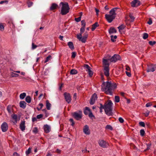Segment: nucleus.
<instances>
[{
  "mask_svg": "<svg viewBox=\"0 0 156 156\" xmlns=\"http://www.w3.org/2000/svg\"><path fill=\"white\" fill-rule=\"evenodd\" d=\"M69 121L70 122L71 125L72 126H73L75 124V122L73 119H69Z\"/></svg>",
  "mask_w": 156,
  "mask_h": 156,
  "instance_id": "ea45409f",
  "label": "nucleus"
},
{
  "mask_svg": "<svg viewBox=\"0 0 156 156\" xmlns=\"http://www.w3.org/2000/svg\"><path fill=\"white\" fill-rule=\"evenodd\" d=\"M26 101L28 103H30L31 101V98L29 96H27L25 98Z\"/></svg>",
  "mask_w": 156,
  "mask_h": 156,
  "instance_id": "b1692460",
  "label": "nucleus"
},
{
  "mask_svg": "<svg viewBox=\"0 0 156 156\" xmlns=\"http://www.w3.org/2000/svg\"><path fill=\"white\" fill-rule=\"evenodd\" d=\"M97 96L96 94L95 93L94 94L91 96L90 98V104L91 105H93L96 100H97Z\"/></svg>",
  "mask_w": 156,
  "mask_h": 156,
  "instance_id": "9b49d317",
  "label": "nucleus"
},
{
  "mask_svg": "<svg viewBox=\"0 0 156 156\" xmlns=\"http://www.w3.org/2000/svg\"><path fill=\"white\" fill-rule=\"evenodd\" d=\"M31 148H29L26 151V154L28 155L29 154H30L31 152Z\"/></svg>",
  "mask_w": 156,
  "mask_h": 156,
  "instance_id": "de8ad7c7",
  "label": "nucleus"
},
{
  "mask_svg": "<svg viewBox=\"0 0 156 156\" xmlns=\"http://www.w3.org/2000/svg\"><path fill=\"white\" fill-rule=\"evenodd\" d=\"M118 9V8H114L109 12V14H106L105 17L107 21L109 23H111L115 18V11Z\"/></svg>",
  "mask_w": 156,
  "mask_h": 156,
  "instance_id": "f03ea898",
  "label": "nucleus"
},
{
  "mask_svg": "<svg viewBox=\"0 0 156 156\" xmlns=\"http://www.w3.org/2000/svg\"><path fill=\"white\" fill-rule=\"evenodd\" d=\"M83 33L80 32L79 34H77V37L80 41L83 43H85L86 41L88 34L87 32H86L84 33V35L82 37Z\"/></svg>",
  "mask_w": 156,
  "mask_h": 156,
  "instance_id": "39448f33",
  "label": "nucleus"
},
{
  "mask_svg": "<svg viewBox=\"0 0 156 156\" xmlns=\"http://www.w3.org/2000/svg\"><path fill=\"white\" fill-rule=\"evenodd\" d=\"M20 156V155L16 152H14L13 154V156Z\"/></svg>",
  "mask_w": 156,
  "mask_h": 156,
  "instance_id": "774afa93",
  "label": "nucleus"
},
{
  "mask_svg": "<svg viewBox=\"0 0 156 156\" xmlns=\"http://www.w3.org/2000/svg\"><path fill=\"white\" fill-rule=\"evenodd\" d=\"M156 43V42L155 41H150L148 42L149 44L151 46H153Z\"/></svg>",
  "mask_w": 156,
  "mask_h": 156,
  "instance_id": "58836bf2",
  "label": "nucleus"
},
{
  "mask_svg": "<svg viewBox=\"0 0 156 156\" xmlns=\"http://www.w3.org/2000/svg\"><path fill=\"white\" fill-rule=\"evenodd\" d=\"M105 128L106 129H109L111 130H112L113 129L112 127L110 125H107Z\"/></svg>",
  "mask_w": 156,
  "mask_h": 156,
  "instance_id": "37998d69",
  "label": "nucleus"
},
{
  "mask_svg": "<svg viewBox=\"0 0 156 156\" xmlns=\"http://www.w3.org/2000/svg\"><path fill=\"white\" fill-rule=\"evenodd\" d=\"M7 110L8 112L9 113H11L12 110H11V108L10 107H8L7 108Z\"/></svg>",
  "mask_w": 156,
  "mask_h": 156,
  "instance_id": "bf43d9fd",
  "label": "nucleus"
},
{
  "mask_svg": "<svg viewBox=\"0 0 156 156\" xmlns=\"http://www.w3.org/2000/svg\"><path fill=\"white\" fill-rule=\"evenodd\" d=\"M109 60L111 62H115L118 60H121V58L120 55L115 54L111 58H109Z\"/></svg>",
  "mask_w": 156,
  "mask_h": 156,
  "instance_id": "0eeeda50",
  "label": "nucleus"
},
{
  "mask_svg": "<svg viewBox=\"0 0 156 156\" xmlns=\"http://www.w3.org/2000/svg\"><path fill=\"white\" fill-rule=\"evenodd\" d=\"M26 103L24 101H20V105L21 108H26Z\"/></svg>",
  "mask_w": 156,
  "mask_h": 156,
  "instance_id": "a211bd4d",
  "label": "nucleus"
},
{
  "mask_svg": "<svg viewBox=\"0 0 156 156\" xmlns=\"http://www.w3.org/2000/svg\"><path fill=\"white\" fill-rule=\"evenodd\" d=\"M109 58L108 59H103V67H109V64L108 61H109Z\"/></svg>",
  "mask_w": 156,
  "mask_h": 156,
  "instance_id": "4468645a",
  "label": "nucleus"
},
{
  "mask_svg": "<svg viewBox=\"0 0 156 156\" xmlns=\"http://www.w3.org/2000/svg\"><path fill=\"white\" fill-rule=\"evenodd\" d=\"M98 24L97 22H96L93 24L92 25V27L91 28V30L92 31H94L96 28L98 26Z\"/></svg>",
  "mask_w": 156,
  "mask_h": 156,
  "instance_id": "4be33fe9",
  "label": "nucleus"
},
{
  "mask_svg": "<svg viewBox=\"0 0 156 156\" xmlns=\"http://www.w3.org/2000/svg\"><path fill=\"white\" fill-rule=\"evenodd\" d=\"M105 108V105L103 106L102 104H100V107L99 108H101V109H104Z\"/></svg>",
  "mask_w": 156,
  "mask_h": 156,
  "instance_id": "13d9d810",
  "label": "nucleus"
},
{
  "mask_svg": "<svg viewBox=\"0 0 156 156\" xmlns=\"http://www.w3.org/2000/svg\"><path fill=\"white\" fill-rule=\"evenodd\" d=\"M81 17L80 16L77 18H75V20L76 22H79L81 20Z\"/></svg>",
  "mask_w": 156,
  "mask_h": 156,
  "instance_id": "49530a36",
  "label": "nucleus"
},
{
  "mask_svg": "<svg viewBox=\"0 0 156 156\" xmlns=\"http://www.w3.org/2000/svg\"><path fill=\"white\" fill-rule=\"evenodd\" d=\"M98 143L99 145L103 148H106L108 146V144L104 140H100L98 142Z\"/></svg>",
  "mask_w": 156,
  "mask_h": 156,
  "instance_id": "9d476101",
  "label": "nucleus"
},
{
  "mask_svg": "<svg viewBox=\"0 0 156 156\" xmlns=\"http://www.w3.org/2000/svg\"><path fill=\"white\" fill-rule=\"evenodd\" d=\"M19 74H18L14 73H12L11 76L12 77H17L19 76Z\"/></svg>",
  "mask_w": 156,
  "mask_h": 156,
  "instance_id": "a18cd8bd",
  "label": "nucleus"
},
{
  "mask_svg": "<svg viewBox=\"0 0 156 156\" xmlns=\"http://www.w3.org/2000/svg\"><path fill=\"white\" fill-rule=\"evenodd\" d=\"M51 104L49 102L48 100L46 101V106L48 110H49L50 109Z\"/></svg>",
  "mask_w": 156,
  "mask_h": 156,
  "instance_id": "5701e85b",
  "label": "nucleus"
},
{
  "mask_svg": "<svg viewBox=\"0 0 156 156\" xmlns=\"http://www.w3.org/2000/svg\"><path fill=\"white\" fill-rule=\"evenodd\" d=\"M116 87L117 85L116 83L107 81L103 83L101 85V90L106 94L112 95L113 92Z\"/></svg>",
  "mask_w": 156,
  "mask_h": 156,
  "instance_id": "f257e3e1",
  "label": "nucleus"
},
{
  "mask_svg": "<svg viewBox=\"0 0 156 156\" xmlns=\"http://www.w3.org/2000/svg\"><path fill=\"white\" fill-rule=\"evenodd\" d=\"M12 117L13 119H14L15 120V122H14V123H16L17 122V117L16 115L15 114H14L12 115Z\"/></svg>",
  "mask_w": 156,
  "mask_h": 156,
  "instance_id": "a878e982",
  "label": "nucleus"
},
{
  "mask_svg": "<svg viewBox=\"0 0 156 156\" xmlns=\"http://www.w3.org/2000/svg\"><path fill=\"white\" fill-rule=\"evenodd\" d=\"M151 104L150 103H148L146 104V107H149L151 106Z\"/></svg>",
  "mask_w": 156,
  "mask_h": 156,
  "instance_id": "0e129e2a",
  "label": "nucleus"
},
{
  "mask_svg": "<svg viewBox=\"0 0 156 156\" xmlns=\"http://www.w3.org/2000/svg\"><path fill=\"white\" fill-rule=\"evenodd\" d=\"M126 26L122 24L118 27L119 31H120L121 30H122L125 28Z\"/></svg>",
  "mask_w": 156,
  "mask_h": 156,
  "instance_id": "bb28decb",
  "label": "nucleus"
},
{
  "mask_svg": "<svg viewBox=\"0 0 156 156\" xmlns=\"http://www.w3.org/2000/svg\"><path fill=\"white\" fill-rule=\"evenodd\" d=\"M37 118L36 117H33L32 118V121L33 122H34L37 121Z\"/></svg>",
  "mask_w": 156,
  "mask_h": 156,
  "instance_id": "338daca9",
  "label": "nucleus"
},
{
  "mask_svg": "<svg viewBox=\"0 0 156 156\" xmlns=\"http://www.w3.org/2000/svg\"><path fill=\"white\" fill-rule=\"evenodd\" d=\"M152 22L151 19V18L149 19L148 21L147 22V23L149 25H151L152 24Z\"/></svg>",
  "mask_w": 156,
  "mask_h": 156,
  "instance_id": "4d7b16f0",
  "label": "nucleus"
},
{
  "mask_svg": "<svg viewBox=\"0 0 156 156\" xmlns=\"http://www.w3.org/2000/svg\"><path fill=\"white\" fill-rule=\"evenodd\" d=\"M126 75L129 77H130L131 76V74L129 72L126 71Z\"/></svg>",
  "mask_w": 156,
  "mask_h": 156,
  "instance_id": "052dcab7",
  "label": "nucleus"
},
{
  "mask_svg": "<svg viewBox=\"0 0 156 156\" xmlns=\"http://www.w3.org/2000/svg\"><path fill=\"white\" fill-rule=\"evenodd\" d=\"M87 71L88 72V74L89 76H91L93 75V72L90 69V70H88Z\"/></svg>",
  "mask_w": 156,
  "mask_h": 156,
  "instance_id": "09e8293b",
  "label": "nucleus"
},
{
  "mask_svg": "<svg viewBox=\"0 0 156 156\" xmlns=\"http://www.w3.org/2000/svg\"><path fill=\"white\" fill-rule=\"evenodd\" d=\"M104 68V73L105 76L108 77L109 75V67H105Z\"/></svg>",
  "mask_w": 156,
  "mask_h": 156,
  "instance_id": "2eb2a0df",
  "label": "nucleus"
},
{
  "mask_svg": "<svg viewBox=\"0 0 156 156\" xmlns=\"http://www.w3.org/2000/svg\"><path fill=\"white\" fill-rule=\"evenodd\" d=\"M156 69V64H150L147 65V72H153Z\"/></svg>",
  "mask_w": 156,
  "mask_h": 156,
  "instance_id": "6e6552de",
  "label": "nucleus"
},
{
  "mask_svg": "<svg viewBox=\"0 0 156 156\" xmlns=\"http://www.w3.org/2000/svg\"><path fill=\"white\" fill-rule=\"evenodd\" d=\"M63 83H62L59 86V90H62V87H63Z\"/></svg>",
  "mask_w": 156,
  "mask_h": 156,
  "instance_id": "e2e57ef3",
  "label": "nucleus"
},
{
  "mask_svg": "<svg viewBox=\"0 0 156 156\" xmlns=\"http://www.w3.org/2000/svg\"><path fill=\"white\" fill-rule=\"evenodd\" d=\"M91 111L90 109L89 108L86 107L84 111V113L85 115H87Z\"/></svg>",
  "mask_w": 156,
  "mask_h": 156,
  "instance_id": "6ab92c4d",
  "label": "nucleus"
},
{
  "mask_svg": "<svg viewBox=\"0 0 156 156\" xmlns=\"http://www.w3.org/2000/svg\"><path fill=\"white\" fill-rule=\"evenodd\" d=\"M27 4L28 5V7H30L33 4V3L32 2H31L30 1H28L27 2Z\"/></svg>",
  "mask_w": 156,
  "mask_h": 156,
  "instance_id": "79ce46f5",
  "label": "nucleus"
},
{
  "mask_svg": "<svg viewBox=\"0 0 156 156\" xmlns=\"http://www.w3.org/2000/svg\"><path fill=\"white\" fill-rule=\"evenodd\" d=\"M113 103L110 100L108 101L107 103L105 104L104 110L105 113L108 115H112V106Z\"/></svg>",
  "mask_w": 156,
  "mask_h": 156,
  "instance_id": "7ed1b4c3",
  "label": "nucleus"
},
{
  "mask_svg": "<svg viewBox=\"0 0 156 156\" xmlns=\"http://www.w3.org/2000/svg\"><path fill=\"white\" fill-rule=\"evenodd\" d=\"M8 1L7 0H4V1H2L1 2H0V4H2L4 3H6L7 4L8 3Z\"/></svg>",
  "mask_w": 156,
  "mask_h": 156,
  "instance_id": "5fc2aeb1",
  "label": "nucleus"
},
{
  "mask_svg": "<svg viewBox=\"0 0 156 156\" xmlns=\"http://www.w3.org/2000/svg\"><path fill=\"white\" fill-rule=\"evenodd\" d=\"M52 58L51 56L50 55H49L48 57H47L46 58V59L44 61L45 63H46V62H48L49 60H50V59H51Z\"/></svg>",
  "mask_w": 156,
  "mask_h": 156,
  "instance_id": "c9c22d12",
  "label": "nucleus"
},
{
  "mask_svg": "<svg viewBox=\"0 0 156 156\" xmlns=\"http://www.w3.org/2000/svg\"><path fill=\"white\" fill-rule=\"evenodd\" d=\"M148 37V35L147 33H144L143 34V38L144 39H146Z\"/></svg>",
  "mask_w": 156,
  "mask_h": 156,
  "instance_id": "4c0bfd02",
  "label": "nucleus"
},
{
  "mask_svg": "<svg viewBox=\"0 0 156 156\" xmlns=\"http://www.w3.org/2000/svg\"><path fill=\"white\" fill-rule=\"evenodd\" d=\"M111 40L113 42H114L115 41V39L117 38V36L116 35L113 36L111 35Z\"/></svg>",
  "mask_w": 156,
  "mask_h": 156,
  "instance_id": "c85d7f7f",
  "label": "nucleus"
},
{
  "mask_svg": "<svg viewBox=\"0 0 156 156\" xmlns=\"http://www.w3.org/2000/svg\"><path fill=\"white\" fill-rule=\"evenodd\" d=\"M26 96V94L25 93H23L21 94L20 96V98L21 99H23Z\"/></svg>",
  "mask_w": 156,
  "mask_h": 156,
  "instance_id": "c756f323",
  "label": "nucleus"
},
{
  "mask_svg": "<svg viewBox=\"0 0 156 156\" xmlns=\"http://www.w3.org/2000/svg\"><path fill=\"white\" fill-rule=\"evenodd\" d=\"M140 4V2L138 0H133L131 3V6L133 7H137Z\"/></svg>",
  "mask_w": 156,
  "mask_h": 156,
  "instance_id": "ddd939ff",
  "label": "nucleus"
},
{
  "mask_svg": "<svg viewBox=\"0 0 156 156\" xmlns=\"http://www.w3.org/2000/svg\"><path fill=\"white\" fill-rule=\"evenodd\" d=\"M1 128L3 132H6L8 129L7 124L5 122H4L1 125Z\"/></svg>",
  "mask_w": 156,
  "mask_h": 156,
  "instance_id": "f8f14e48",
  "label": "nucleus"
},
{
  "mask_svg": "<svg viewBox=\"0 0 156 156\" xmlns=\"http://www.w3.org/2000/svg\"><path fill=\"white\" fill-rule=\"evenodd\" d=\"M83 131L86 135H88L90 134V131L89 126L87 125L84 126L83 128Z\"/></svg>",
  "mask_w": 156,
  "mask_h": 156,
  "instance_id": "1a4fd4ad",
  "label": "nucleus"
},
{
  "mask_svg": "<svg viewBox=\"0 0 156 156\" xmlns=\"http://www.w3.org/2000/svg\"><path fill=\"white\" fill-rule=\"evenodd\" d=\"M109 32L110 34H111L112 33H116V30L114 28L112 27L110 28Z\"/></svg>",
  "mask_w": 156,
  "mask_h": 156,
  "instance_id": "aec40b11",
  "label": "nucleus"
},
{
  "mask_svg": "<svg viewBox=\"0 0 156 156\" xmlns=\"http://www.w3.org/2000/svg\"><path fill=\"white\" fill-rule=\"evenodd\" d=\"M119 122L121 123H122L124 121V119L121 117H119Z\"/></svg>",
  "mask_w": 156,
  "mask_h": 156,
  "instance_id": "603ef678",
  "label": "nucleus"
},
{
  "mask_svg": "<svg viewBox=\"0 0 156 156\" xmlns=\"http://www.w3.org/2000/svg\"><path fill=\"white\" fill-rule=\"evenodd\" d=\"M37 47V46L35 44L34 42H32V44L31 49L32 50H34Z\"/></svg>",
  "mask_w": 156,
  "mask_h": 156,
  "instance_id": "e433bc0d",
  "label": "nucleus"
},
{
  "mask_svg": "<svg viewBox=\"0 0 156 156\" xmlns=\"http://www.w3.org/2000/svg\"><path fill=\"white\" fill-rule=\"evenodd\" d=\"M120 101L119 97L118 96H115V102L118 103Z\"/></svg>",
  "mask_w": 156,
  "mask_h": 156,
  "instance_id": "cd10ccee",
  "label": "nucleus"
},
{
  "mask_svg": "<svg viewBox=\"0 0 156 156\" xmlns=\"http://www.w3.org/2000/svg\"><path fill=\"white\" fill-rule=\"evenodd\" d=\"M58 5L57 4L55 3H52L50 8V10H52L54 9H56L58 7Z\"/></svg>",
  "mask_w": 156,
  "mask_h": 156,
  "instance_id": "412c9836",
  "label": "nucleus"
},
{
  "mask_svg": "<svg viewBox=\"0 0 156 156\" xmlns=\"http://www.w3.org/2000/svg\"><path fill=\"white\" fill-rule=\"evenodd\" d=\"M44 129L45 133H48L50 131L51 128L50 126L46 124L44 126Z\"/></svg>",
  "mask_w": 156,
  "mask_h": 156,
  "instance_id": "f3484780",
  "label": "nucleus"
},
{
  "mask_svg": "<svg viewBox=\"0 0 156 156\" xmlns=\"http://www.w3.org/2000/svg\"><path fill=\"white\" fill-rule=\"evenodd\" d=\"M69 48L72 50H73L74 49L73 44L71 42H69Z\"/></svg>",
  "mask_w": 156,
  "mask_h": 156,
  "instance_id": "393cba45",
  "label": "nucleus"
},
{
  "mask_svg": "<svg viewBox=\"0 0 156 156\" xmlns=\"http://www.w3.org/2000/svg\"><path fill=\"white\" fill-rule=\"evenodd\" d=\"M59 6H61V13L62 15L66 14L68 12V4L67 2H61Z\"/></svg>",
  "mask_w": 156,
  "mask_h": 156,
  "instance_id": "20e7f679",
  "label": "nucleus"
},
{
  "mask_svg": "<svg viewBox=\"0 0 156 156\" xmlns=\"http://www.w3.org/2000/svg\"><path fill=\"white\" fill-rule=\"evenodd\" d=\"M71 54V58H74L77 54L76 52V51L72 52Z\"/></svg>",
  "mask_w": 156,
  "mask_h": 156,
  "instance_id": "f704fd0d",
  "label": "nucleus"
},
{
  "mask_svg": "<svg viewBox=\"0 0 156 156\" xmlns=\"http://www.w3.org/2000/svg\"><path fill=\"white\" fill-rule=\"evenodd\" d=\"M81 27L84 28L86 26V23L84 20H82L81 21Z\"/></svg>",
  "mask_w": 156,
  "mask_h": 156,
  "instance_id": "473e14b6",
  "label": "nucleus"
},
{
  "mask_svg": "<svg viewBox=\"0 0 156 156\" xmlns=\"http://www.w3.org/2000/svg\"><path fill=\"white\" fill-rule=\"evenodd\" d=\"M4 30V27L3 25L2 24H0V30L3 31Z\"/></svg>",
  "mask_w": 156,
  "mask_h": 156,
  "instance_id": "8fccbe9b",
  "label": "nucleus"
},
{
  "mask_svg": "<svg viewBox=\"0 0 156 156\" xmlns=\"http://www.w3.org/2000/svg\"><path fill=\"white\" fill-rule=\"evenodd\" d=\"M33 132L35 133H36L38 132L37 129L36 127L34 128L33 130Z\"/></svg>",
  "mask_w": 156,
  "mask_h": 156,
  "instance_id": "3c124183",
  "label": "nucleus"
},
{
  "mask_svg": "<svg viewBox=\"0 0 156 156\" xmlns=\"http://www.w3.org/2000/svg\"><path fill=\"white\" fill-rule=\"evenodd\" d=\"M85 31V28L81 27L80 29V32H81L83 33Z\"/></svg>",
  "mask_w": 156,
  "mask_h": 156,
  "instance_id": "680f3d73",
  "label": "nucleus"
},
{
  "mask_svg": "<svg viewBox=\"0 0 156 156\" xmlns=\"http://www.w3.org/2000/svg\"><path fill=\"white\" fill-rule=\"evenodd\" d=\"M139 124L140 126H142L144 127L145 126V123L144 122H139Z\"/></svg>",
  "mask_w": 156,
  "mask_h": 156,
  "instance_id": "c03bdc74",
  "label": "nucleus"
},
{
  "mask_svg": "<svg viewBox=\"0 0 156 156\" xmlns=\"http://www.w3.org/2000/svg\"><path fill=\"white\" fill-rule=\"evenodd\" d=\"M89 116L90 118H92L93 117H94V115H93L91 111L89 113Z\"/></svg>",
  "mask_w": 156,
  "mask_h": 156,
  "instance_id": "864d4df0",
  "label": "nucleus"
},
{
  "mask_svg": "<svg viewBox=\"0 0 156 156\" xmlns=\"http://www.w3.org/2000/svg\"><path fill=\"white\" fill-rule=\"evenodd\" d=\"M84 67L85 69H86V70L87 71L90 70V67L88 65L85 64L84 66Z\"/></svg>",
  "mask_w": 156,
  "mask_h": 156,
  "instance_id": "72a5a7b5",
  "label": "nucleus"
},
{
  "mask_svg": "<svg viewBox=\"0 0 156 156\" xmlns=\"http://www.w3.org/2000/svg\"><path fill=\"white\" fill-rule=\"evenodd\" d=\"M64 96L65 97V99L66 100V101L67 102H68V95L67 93L66 92H65L64 93Z\"/></svg>",
  "mask_w": 156,
  "mask_h": 156,
  "instance_id": "2f4dec72",
  "label": "nucleus"
},
{
  "mask_svg": "<svg viewBox=\"0 0 156 156\" xmlns=\"http://www.w3.org/2000/svg\"><path fill=\"white\" fill-rule=\"evenodd\" d=\"M77 70L74 69H72L70 72L71 74H77Z\"/></svg>",
  "mask_w": 156,
  "mask_h": 156,
  "instance_id": "7c9ffc66",
  "label": "nucleus"
},
{
  "mask_svg": "<svg viewBox=\"0 0 156 156\" xmlns=\"http://www.w3.org/2000/svg\"><path fill=\"white\" fill-rule=\"evenodd\" d=\"M43 116V115L42 114H39L37 116V119H40Z\"/></svg>",
  "mask_w": 156,
  "mask_h": 156,
  "instance_id": "6e6d98bb",
  "label": "nucleus"
},
{
  "mask_svg": "<svg viewBox=\"0 0 156 156\" xmlns=\"http://www.w3.org/2000/svg\"><path fill=\"white\" fill-rule=\"evenodd\" d=\"M140 135L141 136H143L145 134V131L143 129H141L140 131Z\"/></svg>",
  "mask_w": 156,
  "mask_h": 156,
  "instance_id": "a19ab883",
  "label": "nucleus"
},
{
  "mask_svg": "<svg viewBox=\"0 0 156 156\" xmlns=\"http://www.w3.org/2000/svg\"><path fill=\"white\" fill-rule=\"evenodd\" d=\"M129 17H130V18L132 20V21H133L134 20V18L132 15H129Z\"/></svg>",
  "mask_w": 156,
  "mask_h": 156,
  "instance_id": "69168bd1",
  "label": "nucleus"
},
{
  "mask_svg": "<svg viewBox=\"0 0 156 156\" xmlns=\"http://www.w3.org/2000/svg\"><path fill=\"white\" fill-rule=\"evenodd\" d=\"M72 115L77 120L81 119L82 117V112L79 111L77 112H75L72 113Z\"/></svg>",
  "mask_w": 156,
  "mask_h": 156,
  "instance_id": "423d86ee",
  "label": "nucleus"
},
{
  "mask_svg": "<svg viewBox=\"0 0 156 156\" xmlns=\"http://www.w3.org/2000/svg\"><path fill=\"white\" fill-rule=\"evenodd\" d=\"M25 121H22L20 125V128L22 131H24L25 129Z\"/></svg>",
  "mask_w": 156,
  "mask_h": 156,
  "instance_id": "dca6fc26",
  "label": "nucleus"
}]
</instances>
